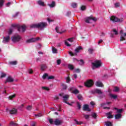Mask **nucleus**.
I'll list each match as a JSON object with an SVG mask.
<instances>
[{"label": "nucleus", "mask_w": 126, "mask_h": 126, "mask_svg": "<svg viewBox=\"0 0 126 126\" xmlns=\"http://www.w3.org/2000/svg\"><path fill=\"white\" fill-rule=\"evenodd\" d=\"M48 26L47 23L41 22L36 24H32L31 25V28H38L40 30H43Z\"/></svg>", "instance_id": "f257e3e1"}, {"label": "nucleus", "mask_w": 126, "mask_h": 126, "mask_svg": "<svg viewBox=\"0 0 126 126\" xmlns=\"http://www.w3.org/2000/svg\"><path fill=\"white\" fill-rule=\"evenodd\" d=\"M49 122L51 125H55V126H61L63 123L62 120L59 119H56L55 121L53 119H50Z\"/></svg>", "instance_id": "f03ea898"}, {"label": "nucleus", "mask_w": 126, "mask_h": 126, "mask_svg": "<svg viewBox=\"0 0 126 126\" xmlns=\"http://www.w3.org/2000/svg\"><path fill=\"white\" fill-rule=\"evenodd\" d=\"M102 66V61L101 60H96L94 63H92V67L93 69L99 68Z\"/></svg>", "instance_id": "7ed1b4c3"}, {"label": "nucleus", "mask_w": 126, "mask_h": 126, "mask_svg": "<svg viewBox=\"0 0 126 126\" xmlns=\"http://www.w3.org/2000/svg\"><path fill=\"white\" fill-rule=\"evenodd\" d=\"M80 50H82V47L78 46L75 50V53H72V52L71 51H69L68 54L71 56V57H73L74 56H77V53H79V51H80Z\"/></svg>", "instance_id": "20e7f679"}, {"label": "nucleus", "mask_w": 126, "mask_h": 126, "mask_svg": "<svg viewBox=\"0 0 126 126\" xmlns=\"http://www.w3.org/2000/svg\"><path fill=\"white\" fill-rule=\"evenodd\" d=\"M110 20L111 21H113V22H123L124 19L123 18L119 19L115 16H112L110 17Z\"/></svg>", "instance_id": "39448f33"}, {"label": "nucleus", "mask_w": 126, "mask_h": 126, "mask_svg": "<svg viewBox=\"0 0 126 126\" xmlns=\"http://www.w3.org/2000/svg\"><path fill=\"white\" fill-rule=\"evenodd\" d=\"M21 39V37L19 35L17 34L13 36L12 37V41L14 43H16V42H19Z\"/></svg>", "instance_id": "423d86ee"}, {"label": "nucleus", "mask_w": 126, "mask_h": 126, "mask_svg": "<svg viewBox=\"0 0 126 126\" xmlns=\"http://www.w3.org/2000/svg\"><path fill=\"white\" fill-rule=\"evenodd\" d=\"M94 84V82L92 80H88L85 83V86L86 87H92Z\"/></svg>", "instance_id": "0eeeda50"}, {"label": "nucleus", "mask_w": 126, "mask_h": 126, "mask_svg": "<svg viewBox=\"0 0 126 126\" xmlns=\"http://www.w3.org/2000/svg\"><path fill=\"white\" fill-rule=\"evenodd\" d=\"M59 96H61V97H63V101L64 102V103H66V101L68 100V98H69V95L67 94H63V93H61L59 94Z\"/></svg>", "instance_id": "6e6552de"}, {"label": "nucleus", "mask_w": 126, "mask_h": 126, "mask_svg": "<svg viewBox=\"0 0 126 126\" xmlns=\"http://www.w3.org/2000/svg\"><path fill=\"white\" fill-rule=\"evenodd\" d=\"M6 112H9L11 115H15L17 113V109L15 108H12V109L9 110L8 108H7L6 109Z\"/></svg>", "instance_id": "1a4fd4ad"}, {"label": "nucleus", "mask_w": 126, "mask_h": 126, "mask_svg": "<svg viewBox=\"0 0 126 126\" xmlns=\"http://www.w3.org/2000/svg\"><path fill=\"white\" fill-rule=\"evenodd\" d=\"M68 90L69 91H72L71 93H73V94H75V95L79 94V91L76 89H74L73 87H70Z\"/></svg>", "instance_id": "9d476101"}, {"label": "nucleus", "mask_w": 126, "mask_h": 126, "mask_svg": "<svg viewBox=\"0 0 126 126\" xmlns=\"http://www.w3.org/2000/svg\"><path fill=\"white\" fill-rule=\"evenodd\" d=\"M25 30H26V26L25 25H23L18 27V31L19 32H25Z\"/></svg>", "instance_id": "9b49d317"}, {"label": "nucleus", "mask_w": 126, "mask_h": 126, "mask_svg": "<svg viewBox=\"0 0 126 126\" xmlns=\"http://www.w3.org/2000/svg\"><path fill=\"white\" fill-rule=\"evenodd\" d=\"M9 41H10V36H9V35H8L3 37L2 42L4 44H6V43H8Z\"/></svg>", "instance_id": "f8f14e48"}, {"label": "nucleus", "mask_w": 126, "mask_h": 126, "mask_svg": "<svg viewBox=\"0 0 126 126\" xmlns=\"http://www.w3.org/2000/svg\"><path fill=\"white\" fill-rule=\"evenodd\" d=\"M14 81V79H13V78L9 76L7 78L6 81L5 82V83H7V82H9V83L13 82Z\"/></svg>", "instance_id": "ddd939ff"}, {"label": "nucleus", "mask_w": 126, "mask_h": 126, "mask_svg": "<svg viewBox=\"0 0 126 126\" xmlns=\"http://www.w3.org/2000/svg\"><path fill=\"white\" fill-rule=\"evenodd\" d=\"M83 111H88V112H91V110L89 108V105L88 104H85L83 107Z\"/></svg>", "instance_id": "4468645a"}, {"label": "nucleus", "mask_w": 126, "mask_h": 126, "mask_svg": "<svg viewBox=\"0 0 126 126\" xmlns=\"http://www.w3.org/2000/svg\"><path fill=\"white\" fill-rule=\"evenodd\" d=\"M125 37H126V33H124V34H122L120 36V41L123 42V41H126V38Z\"/></svg>", "instance_id": "2eb2a0df"}, {"label": "nucleus", "mask_w": 126, "mask_h": 126, "mask_svg": "<svg viewBox=\"0 0 126 126\" xmlns=\"http://www.w3.org/2000/svg\"><path fill=\"white\" fill-rule=\"evenodd\" d=\"M95 85H96V86H98V87H104V85H103L102 82H101L100 81H97L95 83Z\"/></svg>", "instance_id": "dca6fc26"}, {"label": "nucleus", "mask_w": 126, "mask_h": 126, "mask_svg": "<svg viewBox=\"0 0 126 126\" xmlns=\"http://www.w3.org/2000/svg\"><path fill=\"white\" fill-rule=\"evenodd\" d=\"M34 42H36L35 38H31V39L27 40V41H26V43H34Z\"/></svg>", "instance_id": "f3484780"}, {"label": "nucleus", "mask_w": 126, "mask_h": 126, "mask_svg": "<svg viewBox=\"0 0 126 126\" xmlns=\"http://www.w3.org/2000/svg\"><path fill=\"white\" fill-rule=\"evenodd\" d=\"M106 116H107L108 119H113L114 118V116L112 115V112H108L106 114Z\"/></svg>", "instance_id": "a211bd4d"}, {"label": "nucleus", "mask_w": 126, "mask_h": 126, "mask_svg": "<svg viewBox=\"0 0 126 126\" xmlns=\"http://www.w3.org/2000/svg\"><path fill=\"white\" fill-rule=\"evenodd\" d=\"M48 6L51 8L55 7L56 6V2L53 1L51 4H48Z\"/></svg>", "instance_id": "6ab92c4d"}, {"label": "nucleus", "mask_w": 126, "mask_h": 126, "mask_svg": "<svg viewBox=\"0 0 126 126\" xmlns=\"http://www.w3.org/2000/svg\"><path fill=\"white\" fill-rule=\"evenodd\" d=\"M75 60L77 61V62H78L79 64L80 65H83V64H84V61H83V60L81 59L80 60H77L76 59H75Z\"/></svg>", "instance_id": "aec40b11"}, {"label": "nucleus", "mask_w": 126, "mask_h": 126, "mask_svg": "<svg viewBox=\"0 0 126 126\" xmlns=\"http://www.w3.org/2000/svg\"><path fill=\"white\" fill-rule=\"evenodd\" d=\"M91 20V18L90 17H88L85 18V21L86 23H90V21Z\"/></svg>", "instance_id": "412c9836"}, {"label": "nucleus", "mask_w": 126, "mask_h": 126, "mask_svg": "<svg viewBox=\"0 0 126 126\" xmlns=\"http://www.w3.org/2000/svg\"><path fill=\"white\" fill-rule=\"evenodd\" d=\"M9 63L11 65H16V64H17V61H11Z\"/></svg>", "instance_id": "4be33fe9"}, {"label": "nucleus", "mask_w": 126, "mask_h": 126, "mask_svg": "<svg viewBox=\"0 0 126 126\" xmlns=\"http://www.w3.org/2000/svg\"><path fill=\"white\" fill-rule=\"evenodd\" d=\"M115 118L116 120H119L122 118V114H118L115 115Z\"/></svg>", "instance_id": "5701e85b"}, {"label": "nucleus", "mask_w": 126, "mask_h": 126, "mask_svg": "<svg viewBox=\"0 0 126 126\" xmlns=\"http://www.w3.org/2000/svg\"><path fill=\"white\" fill-rule=\"evenodd\" d=\"M114 109L116 110L117 114H121L124 111L123 109H119L117 108H115Z\"/></svg>", "instance_id": "b1692460"}, {"label": "nucleus", "mask_w": 126, "mask_h": 126, "mask_svg": "<svg viewBox=\"0 0 126 126\" xmlns=\"http://www.w3.org/2000/svg\"><path fill=\"white\" fill-rule=\"evenodd\" d=\"M6 76V74L3 72H0V78H3Z\"/></svg>", "instance_id": "393cba45"}, {"label": "nucleus", "mask_w": 126, "mask_h": 126, "mask_svg": "<svg viewBox=\"0 0 126 126\" xmlns=\"http://www.w3.org/2000/svg\"><path fill=\"white\" fill-rule=\"evenodd\" d=\"M38 4L41 6H45V3L41 0H39L38 1Z\"/></svg>", "instance_id": "a878e982"}, {"label": "nucleus", "mask_w": 126, "mask_h": 126, "mask_svg": "<svg viewBox=\"0 0 126 126\" xmlns=\"http://www.w3.org/2000/svg\"><path fill=\"white\" fill-rule=\"evenodd\" d=\"M46 68H47V65H46V64H42L41 65V70H45V69H46Z\"/></svg>", "instance_id": "bb28decb"}, {"label": "nucleus", "mask_w": 126, "mask_h": 126, "mask_svg": "<svg viewBox=\"0 0 126 126\" xmlns=\"http://www.w3.org/2000/svg\"><path fill=\"white\" fill-rule=\"evenodd\" d=\"M95 92L97 94H103V92H102V91L101 90L96 89L95 90Z\"/></svg>", "instance_id": "cd10ccee"}, {"label": "nucleus", "mask_w": 126, "mask_h": 126, "mask_svg": "<svg viewBox=\"0 0 126 126\" xmlns=\"http://www.w3.org/2000/svg\"><path fill=\"white\" fill-rule=\"evenodd\" d=\"M105 125L106 126H113V124H112V122L110 121H107L105 122Z\"/></svg>", "instance_id": "c85d7f7f"}, {"label": "nucleus", "mask_w": 126, "mask_h": 126, "mask_svg": "<svg viewBox=\"0 0 126 126\" xmlns=\"http://www.w3.org/2000/svg\"><path fill=\"white\" fill-rule=\"evenodd\" d=\"M52 52L53 54H57L58 53V50L56 49V48L52 47Z\"/></svg>", "instance_id": "c756f323"}, {"label": "nucleus", "mask_w": 126, "mask_h": 126, "mask_svg": "<svg viewBox=\"0 0 126 126\" xmlns=\"http://www.w3.org/2000/svg\"><path fill=\"white\" fill-rule=\"evenodd\" d=\"M113 91L114 92H119L120 91V88L118 87H114Z\"/></svg>", "instance_id": "7c9ffc66"}, {"label": "nucleus", "mask_w": 126, "mask_h": 126, "mask_svg": "<svg viewBox=\"0 0 126 126\" xmlns=\"http://www.w3.org/2000/svg\"><path fill=\"white\" fill-rule=\"evenodd\" d=\"M88 52L89 54H93V52H94V49L93 48H89L88 50Z\"/></svg>", "instance_id": "2f4dec72"}, {"label": "nucleus", "mask_w": 126, "mask_h": 126, "mask_svg": "<svg viewBox=\"0 0 126 126\" xmlns=\"http://www.w3.org/2000/svg\"><path fill=\"white\" fill-rule=\"evenodd\" d=\"M84 116V118L85 119V120H89V118L90 117V115H86V114H83Z\"/></svg>", "instance_id": "473e14b6"}, {"label": "nucleus", "mask_w": 126, "mask_h": 126, "mask_svg": "<svg viewBox=\"0 0 126 126\" xmlns=\"http://www.w3.org/2000/svg\"><path fill=\"white\" fill-rule=\"evenodd\" d=\"M77 97L78 100H83V97L81 94H78Z\"/></svg>", "instance_id": "72a5a7b5"}, {"label": "nucleus", "mask_w": 126, "mask_h": 126, "mask_svg": "<svg viewBox=\"0 0 126 126\" xmlns=\"http://www.w3.org/2000/svg\"><path fill=\"white\" fill-rule=\"evenodd\" d=\"M49 76V75L48 74V73H44L43 76H42V78L43 79H46V77H48Z\"/></svg>", "instance_id": "f704fd0d"}, {"label": "nucleus", "mask_w": 126, "mask_h": 126, "mask_svg": "<svg viewBox=\"0 0 126 126\" xmlns=\"http://www.w3.org/2000/svg\"><path fill=\"white\" fill-rule=\"evenodd\" d=\"M10 126H17V124L13 122V121H11L10 123Z\"/></svg>", "instance_id": "c9c22d12"}, {"label": "nucleus", "mask_w": 126, "mask_h": 126, "mask_svg": "<svg viewBox=\"0 0 126 126\" xmlns=\"http://www.w3.org/2000/svg\"><path fill=\"white\" fill-rule=\"evenodd\" d=\"M36 118H40V117H43V113H40L35 115Z\"/></svg>", "instance_id": "e433bc0d"}, {"label": "nucleus", "mask_w": 126, "mask_h": 126, "mask_svg": "<svg viewBox=\"0 0 126 126\" xmlns=\"http://www.w3.org/2000/svg\"><path fill=\"white\" fill-rule=\"evenodd\" d=\"M13 31V29H12V28L9 29L8 31V35H10V34H11V33H12Z\"/></svg>", "instance_id": "4c0bfd02"}, {"label": "nucleus", "mask_w": 126, "mask_h": 126, "mask_svg": "<svg viewBox=\"0 0 126 126\" xmlns=\"http://www.w3.org/2000/svg\"><path fill=\"white\" fill-rule=\"evenodd\" d=\"M71 6L73 7V8H76L77 7V3H72Z\"/></svg>", "instance_id": "58836bf2"}, {"label": "nucleus", "mask_w": 126, "mask_h": 126, "mask_svg": "<svg viewBox=\"0 0 126 126\" xmlns=\"http://www.w3.org/2000/svg\"><path fill=\"white\" fill-rule=\"evenodd\" d=\"M91 20H93V21L96 22L97 20H98V19L95 17H93L92 16H91Z\"/></svg>", "instance_id": "ea45409f"}, {"label": "nucleus", "mask_w": 126, "mask_h": 126, "mask_svg": "<svg viewBox=\"0 0 126 126\" xmlns=\"http://www.w3.org/2000/svg\"><path fill=\"white\" fill-rule=\"evenodd\" d=\"M68 68H69V69H70L71 70H72L73 69V68H74V67H73V65H71V64H68Z\"/></svg>", "instance_id": "a19ab883"}, {"label": "nucleus", "mask_w": 126, "mask_h": 126, "mask_svg": "<svg viewBox=\"0 0 126 126\" xmlns=\"http://www.w3.org/2000/svg\"><path fill=\"white\" fill-rule=\"evenodd\" d=\"M4 3V0H0V7H1Z\"/></svg>", "instance_id": "79ce46f5"}, {"label": "nucleus", "mask_w": 126, "mask_h": 126, "mask_svg": "<svg viewBox=\"0 0 126 126\" xmlns=\"http://www.w3.org/2000/svg\"><path fill=\"white\" fill-rule=\"evenodd\" d=\"M36 125H37V123L34 121H32L31 123V126H36Z\"/></svg>", "instance_id": "37998d69"}, {"label": "nucleus", "mask_w": 126, "mask_h": 126, "mask_svg": "<svg viewBox=\"0 0 126 126\" xmlns=\"http://www.w3.org/2000/svg\"><path fill=\"white\" fill-rule=\"evenodd\" d=\"M110 96L111 97H112V98H113L114 99H117V98H118V96L115 94H111Z\"/></svg>", "instance_id": "c03bdc74"}, {"label": "nucleus", "mask_w": 126, "mask_h": 126, "mask_svg": "<svg viewBox=\"0 0 126 126\" xmlns=\"http://www.w3.org/2000/svg\"><path fill=\"white\" fill-rule=\"evenodd\" d=\"M32 106L29 105L28 107H27V110H28V111H30L32 110Z\"/></svg>", "instance_id": "a18cd8bd"}, {"label": "nucleus", "mask_w": 126, "mask_h": 126, "mask_svg": "<svg viewBox=\"0 0 126 126\" xmlns=\"http://www.w3.org/2000/svg\"><path fill=\"white\" fill-rule=\"evenodd\" d=\"M47 79H55V76H49L47 77Z\"/></svg>", "instance_id": "49530a36"}, {"label": "nucleus", "mask_w": 126, "mask_h": 126, "mask_svg": "<svg viewBox=\"0 0 126 126\" xmlns=\"http://www.w3.org/2000/svg\"><path fill=\"white\" fill-rule=\"evenodd\" d=\"M42 89L44 90H46L47 91H49V90H50V89L47 87H42Z\"/></svg>", "instance_id": "de8ad7c7"}, {"label": "nucleus", "mask_w": 126, "mask_h": 126, "mask_svg": "<svg viewBox=\"0 0 126 126\" xmlns=\"http://www.w3.org/2000/svg\"><path fill=\"white\" fill-rule=\"evenodd\" d=\"M19 14V12L16 13L14 15H13V18H16L17 16H18V15Z\"/></svg>", "instance_id": "09e8293b"}, {"label": "nucleus", "mask_w": 126, "mask_h": 126, "mask_svg": "<svg viewBox=\"0 0 126 126\" xmlns=\"http://www.w3.org/2000/svg\"><path fill=\"white\" fill-rule=\"evenodd\" d=\"M70 82V78H69V77H67L66 78V82H67V83H69Z\"/></svg>", "instance_id": "8fccbe9b"}, {"label": "nucleus", "mask_w": 126, "mask_h": 126, "mask_svg": "<svg viewBox=\"0 0 126 126\" xmlns=\"http://www.w3.org/2000/svg\"><path fill=\"white\" fill-rule=\"evenodd\" d=\"M65 45L67 46V47H70V44L68 43L67 40L65 41Z\"/></svg>", "instance_id": "3c124183"}, {"label": "nucleus", "mask_w": 126, "mask_h": 126, "mask_svg": "<svg viewBox=\"0 0 126 126\" xmlns=\"http://www.w3.org/2000/svg\"><path fill=\"white\" fill-rule=\"evenodd\" d=\"M77 106L79 110H80V109H81V105H80V103H79V102H77Z\"/></svg>", "instance_id": "603ef678"}, {"label": "nucleus", "mask_w": 126, "mask_h": 126, "mask_svg": "<svg viewBox=\"0 0 126 126\" xmlns=\"http://www.w3.org/2000/svg\"><path fill=\"white\" fill-rule=\"evenodd\" d=\"M92 116L93 118H94V119H96L97 117V114H96V113H93L92 114Z\"/></svg>", "instance_id": "864d4df0"}, {"label": "nucleus", "mask_w": 126, "mask_h": 126, "mask_svg": "<svg viewBox=\"0 0 126 126\" xmlns=\"http://www.w3.org/2000/svg\"><path fill=\"white\" fill-rule=\"evenodd\" d=\"M62 86L63 89H66V88H67L66 85H65V84H62Z\"/></svg>", "instance_id": "5fc2aeb1"}, {"label": "nucleus", "mask_w": 126, "mask_h": 126, "mask_svg": "<svg viewBox=\"0 0 126 126\" xmlns=\"http://www.w3.org/2000/svg\"><path fill=\"white\" fill-rule=\"evenodd\" d=\"M74 121L75 122L76 125H81L82 124V122L77 121L76 120H75Z\"/></svg>", "instance_id": "6e6d98bb"}, {"label": "nucleus", "mask_w": 126, "mask_h": 126, "mask_svg": "<svg viewBox=\"0 0 126 126\" xmlns=\"http://www.w3.org/2000/svg\"><path fill=\"white\" fill-rule=\"evenodd\" d=\"M85 9H86V6L83 5L81 7V10H85Z\"/></svg>", "instance_id": "4d7b16f0"}, {"label": "nucleus", "mask_w": 126, "mask_h": 126, "mask_svg": "<svg viewBox=\"0 0 126 126\" xmlns=\"http://www.w3.org/2000/svg\"><path fill=\"white\" fill-rule=\"evenodd\" d=\"M113 32H114V33H115V35H118V31H117V30H116V29H113Z\"/></svg>", "instance_id": "13d9d810"}, {"label": "nucleus", "mask_w": 126, "mask_h": 126, "mask_svg": "<svg viewBox=\"0 0 126 126\" xmlns=\"http://www.w3.org/2000/svg\"><path fill=\"white\" fill-rule=\"evenodd\" d=\"M73 39H74L73 37H72L71 38H68L67 39V41H69V42H73Z\"/></svg>", "instance_id": "bf43d9fd"}, {"label": "nucleus", "mask_w": 126, "mask_h": 126, "mask_svg": "<svg viewBox=\"0 0 126 126\" xmlns=\"http://www.w3.org/2000/svg\"><path fill=\"white\" fill-rule=\"evenodd\" d=\"M57 64L60 65L61 64L62 61H61V60L59 59L57 60Z\"/></svg>", "instance_id": "052dcab7"}, {"label": "nucleus", "mask_w": 126, "mask_h": 126, "mask_svg": "<svg viewBox=\"0 0 126 126\" xmlns=\"http://www.w3.org/2000/svg\"><path fill=\"white\" fill-rule=\"evenodd\" d=\"M115 7H119L120 6V3H116L115 4Z\"/></svg>", "instance_id": "680f3d73"}, {"label": "nucleus", "mask_w": 126, "mask_h": 126, "mask_svg": "<svg viewBox=\"0 0 126 126\" xmlns=\"http://www.w3.org/2000/svg\"><path fill=\"white\" fill-rule=\"evenodd\" d=\"M29 73L30 74H32V73H33V70L32 69H30L29 70Z\"/></svg>", "instance_id": "e2e57ef3"}, {"label": "nucleus", "mask_w": 126, "mask_h": 126, "mask_svg": "<svg viewBox=\"0 0 126 126\" xmlns=\"http://www.w3.org/2000/svg\"><path fill=\"white\" fill-rule=\"evenodd\" d=\"M10 4H12V2H8V3H6V5H7V6H9Z\"/></svg>", "instance_id": "0e129e2a"}, {"label": "nucleus", "mask_w": 126, "mask_h": 126, "mask_svg": "<svg viewBox=\"0 0 126 126\" xmlns=\"http://www.w3.org/2000/svg\"><path fill=\"white\" fill-rule=\"evenodd\" d=\"M15 97V94L9 96L10 99H12L13 98H14Z\"/></svg>", "instance_id": "69168bd1"}, {"label": "nucleus", "mask_w": 126, "mask_h": 126, "mask_svg": "<svg viewBox=\"0 0 126 126\" xmlns=\"http://www.w3.org/2000/svg\"><path fill=\"white\" fill-rule=\"evenodd\" d=\"M75 72L79 73L80 72V69H77L75 70Z\"/></svg>", "instance_id": "338daca9"}, {"label": "nucleus", "mask_w": 126, "mask_h": 126, "mask_svg": "<svg viewBox=\"0 0 126 126\" xmlns=\"http://www.w3.org/2000/svg\"><path fill=\"white\" fill-rule=\"evenodd\" d=\"M59 96H58V95H56L54 97V100H59Z\"/></svg>", "instance_id": "774afa93"}]
</instances>
